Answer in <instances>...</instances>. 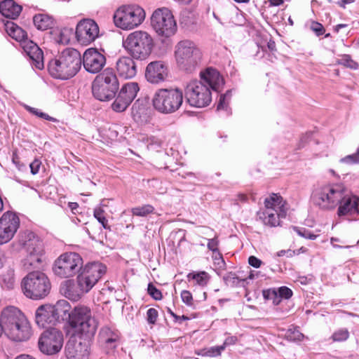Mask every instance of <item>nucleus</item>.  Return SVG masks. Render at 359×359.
<instances>
[{
    "label": "nucleus",
    "mask_w": 359,
    "mask_h": 359,
    "mask_svg": "<svg viewBox=\"0 0 359 359\" xmlns=\"http://www.w3.org/2000/svg\"><path fill=\"white\" fill-rule=\"evenodd\" d=\"M201 80L192 81L185 89V96L191 106L205 107L212 101L211 90L217 91L224 84L223 78L215 69L209 67L200 73Z\"/></svg>",
    "instance_id": "nucleus-1"
},
{
    "label": "nucleus",
    "mask_w": 359,
    "mask_h": 359,
    "mask_svg": "<svg viewBox=\"0 0 359 359\" xmlns=\"http://www.w3.org/2000/svg\"><path fill=\"white\" fill-rule=\"evenodd\" d=\"M1 322L5 336L13 342H27L33 336L29 320L17 307H5L1 313Z\"/></svg>",
    "instance_id": "nucleus-2"
},
{
    "label": "nucleus",
    "mask_w": 359,
    "mask_h": 359,
    "mask_svg": "<svg viewBox=\"0 0 359 359\" xmlns=\"http://www.w3.org/2000/svg\"><path fill=\"white\" fill-rule=\"evenodd\" d=\"M81 65L80 53L74 48H66L49 62L48 69L53 77L65 80L75 76Z\"/></svg>",
    "instance_id": "nucleus-3"
},
{
    "label": "nucleus",
    "mask_w": 359,
    "mask_h": 359,
    "mask_svg": "<svg viewBox=\"0 0 359 359\" xmlns=\"http://www.w3.org/2000/svg\"><path fill=\"white\" fill-rule=\"evenodd\" d=\"M68 325L69 333L74 336L90 339L96 332L98 321L88 307L77 306L71 311Z\"/></svg>",
    "instance_id": "nucleus-4"
},
{
    "label": "nucleus",
    "mask_w": 359,
    "mask_h": 359,
    "mask_svg": "<svg viewBox=\"0 0 359 359\" xmlns=\"http://www.w3.org/2000/svg\"><path fill=\"white\" fill-rule=\"evenodd\" d=\"M174 56L177 67L191 73L199 66L202 53L194 41L184 39L175 46Z\"/></svg>",
    "instance_id": "nucleus-5"
},
{
    "label": "nucleus",
    "mask_w": 359,
    "mask_h": 359,
    "mask_svg": "<svg viewBox=\"0 0 359 359\" xmlns=\"http://www.w3.org/2000/svg\"><path fill=\"white\" fill-rule=\"evenodd\" d=\"M183 99L184 94L180 88H161L155 92L151 102L157 111L168 114L175 112L180 108Z\"/></svg>",
    "instance_id": "nucleus-6"
},
{
    "label": "nucleus",
    "mask_w": 359,
    "mask_h": 359,
    "mask_svg": "<svg viewBox=\"0 0 359 359\" xmlns=\"http://www.w3.org/2000/svg\"><path fill=\"white\" fill-rule=\"evenodd\" d=\"M144 10L137 4L119 6L114 13L115 26L123 30H130L140 26L144 20Z\"/></svg>",
    "instance_id": "nucleus-7"
},
{
    "label": "nucleus",
    "mask_w": 359,
    "mask_h": 359,
    "mask_svg": "<svg viewBox=\"0 0 359 359\" xmlns=\"http://www.w3.org/2000/svg\"><path fill=\"white\" fill-rule=\"evenodd\" d=\"M123 45L133 57L144 60L151 52L153 39L146 32L135 31L126 37Z\"/></svg>",
    "instance_id": "nucleus-8"
},
{
    "label": "nucleus",
    "mask_w": 359,
    "mask_h": 359,
    "mask_svg": "<svg viewBox=\"0 0 359 359\" xmlns=\"http://www.w3.org/2000/svg\"><path fill=\"white\" fill-rule=\"evenodd\" d=\"M22 287L26 297L33 299H40L48 294L50 283L45 273L33 271L23 279Z\"/></svg>",
    "instance_id": "nucleus-9"
},
{
    "label": "nucleus",
    "mask_w": 359,
    "mask_h": 359,
    "mask_svg": "<svg viewBox=\"0 0 359 359\" xmlns=\"http://www.w3.org/2000/svg\"><path fill=\"white\" fill-rule=\"evenodd\" d=\"M83 264V259L78 253L67 252L55 261L53 271L58 277L70 278L82 269Z\"/></svg>",
    "instance_id": "nucleus-10"
},
{
    "label": "nucleus",
    "mask_w": 359,
    "mask_h": 359,
    "mask_svg": "<svg viewBox=\"0 0 359 359\" xmlns=\"http://www.w3.org/2000/svg\"><path fill=\"white\" fill-rule=\"evenodd\" d=\"M151 24L156 32L162 36L170 37L177 31L174 16L167 8L156 10L151 18Z\"/></svg>",
    "instance_id": "nucleus-11"
},
{
    "label": "nucleus",
    "mask_w": 359,
    "mask_h": 359,
    "mask_svg": "<svg viewBox=\"0 0 359 359\" xmlns=\"http://www.w3.org/2000/svg\"><path fill=\"white\" fill-rule=\"evenodd\" d=\"M106 271V266L98 262L88 263L85 265L76 278V281L83 293L88 292L105 274Z\"/></svg>",
    "instance_id": "nucleus-12"
},
{
    "label": "nucleus",
    "mask_w": 359,
    "mask_h": 359,
    "mask_svg": "<svg viewBox=\"0 0 359 359\" xmlns=\"http://www.w3.org/2000/svg\"><path fill=\"white\" fill-rule=\"evenodd\" d=\"M340 187L323 186L316 189L311 196L313 204L321 209L334 208L341 199Z\"/></svg>",
    "instance_id": "nucleus-13"
},
{
    "label": "nucleus",
    "mask_w": 359,
    "mask_h": 359,
    "mask_svg": "<svg viewBox=\"0 0 359 359\" xmlns=\"http://www.w3.org/2000/svg\"><path fill=\"white\" fill-rule=\"evenodd\" d=\"M27 252L26 257L22 260V266L26 271L40 269L43 257V244L38 238L31 234L28 241L24 243Z\"/></svg>",
    "instance_id": "nucleus-14"
},
{
    "label": "nucleus",
    "mask_w": 359,
    "mask_h": 359,
    "mask_svg": "<svg viewBox=\"0 0 359 359\" xmlns=\"http://www.w3.org/2000/svg\"><path fill=\"white\" fill-rule=\"evenodd\" d=\"M64 342L63 334L56 328L43 331L38 341L40 351L43 354L53 355L58 353Z\"/></svg>",
    "instance_id": "nucleus-15"
},
{
    "label": "nucleus",
    "mask_w": 359,
    "mask_h": 359,
    "mask_svg": "<svg viewBox=\"0 0 359 359\" xmlns=\"http://www.w3.org/2000/svg\"><path fill=\"white\" fill-rule=\"evenodd\" d=\"M140 90L136 82H129L122 86L114 101L111 108L116 112L124 111L131 104Z\"/></svg>",
    "instance_id": "nucleus-16"
},
{
    "label": "nucleus",
    "mask_w": 359,
    "mask_h": 359,
    "mask_svg": "<svg viewBox=\"0 0 359 359\" xmlns=\"http://www.w3.org/2000/svg\"><path fill=\"white\" fill-rule=\"evenodd\" d=\"M19 226L20 219L14 212H4L0 218V245L8 243L13 238Z\"/></svg>",
    "instance_id": "nucleus-17"
},
{
    "label": "nucleus",
    "mask_w": 359,
    "mask_h": 359,
    "mask_svg": "<svg viewBox=\"0 0 359 359\" xmlns=\"http://www.w3.org/2000/svg\"><path fill=\"white\" fill-rule=\"evenodd\" d=\"M99 32L98 25L93 20L84 19L77 24L76 37L81 44L87 46L98 37Z\"/></svg>",
    "instance_id": "nucleus-18"
},
{
    "label": "nucleus",
    "mask_w": 359,
    "mask_h": 359,
    "mask_svg": "<svg viewBox=\"0 0 359 359\" xmlns=\"http://www.w3.org/2000/svg\"><path fill=\"white\" fill-rule=\"evenodd\" d=\"M289 208L287 201L279 194L271 193V226H280Z\"/></svg>",
    "instance_id": "nucleus-19"
},
{
    "label": "nucleus",
    "mask_w": 359,
    "mask_h": 359,
    "mask_svg": "<svg viewBox=\"0 0 359 359\" xmlns=\"http://www.w3.org/2000/svg\"><path fill=\"white\" fill-rule=\"evenodd\" d=\"M105 64V56L96 49L89 48L83 53V67L89 73L96 74L100 72Z\"/></svg>",
    "instance_id": "nucleus-20"
},
{
    "label": "nucleus",
    "mask_w": 359,
    "mask_h": 359,
    "mask_svg": "<svg viewBox=\"0 0 359 359\" xmlns=\"http://www.w3.org/2000/svg\"><path fill=\"white\" fill-rule=\"evenodd\" d=\"M90 344L88 338L77 340L70 339L65 347L68 359H88L90 354Z\"/></svg>",
    "instance_id": "nucleus-21"
},
{
    "label": "nucleus",
    "mask_w": 359,
    "mask_h": 359,
    "mask_svg": "<svg viewBox=\"0 0 359 359\" xmlns=\"http://www.w3.org/2000/svg\"><path fill=\"white\" fill-rule=\"evenodd\" d=\"M341 199L339 200L337 214L339 217L359 213V197L346 194L341 189Z\"/></svg>",
    "instance_id": "nucleus-22"
},
{
    "label": "nucleus",
    "mask_w": 359,
    "mask_h": 359,
    "mask_svg": "<svg viewBox=\"0 0 359 359\" xmlns=\"http://www.w3.org/2000/svg\"><path fill=\"white\" fill-rule=\"evenodd\" d=\"M168 75V66L163 61H154L148 64L145 71V77L151 83H159L164 81Z\"/></svg>",
    "instance_id": "nucleus-23"
},
{
    "label": "nucleus",
    "mask_w": 359,
    "mask_h": 359,
    "mask_svg": "<svg viewBox=\"0 0 359 359\" xmlns=\"http://www.w3.org/2000/svg\"><path fill=\"white\" fill-rule=\"evenodd\" d=\"M35 323L40 327L54 325L57 323L51 304L39 306L35 311Z\"/></svg>",
    "instance_id": "nucleus-24"
},
{
    "label": "nucleus",
    "mask_w": 359,
    "mask_h": 359,
    "mask_svg": "<svg viewBox=\"0 0 359 359\" xmlns=\"http://www.w3.org/2000/svg\"><path fill=\"white\" fill-rule=\"evenodd\" d=\"M116 69L118 76L123 79H132L137 74L135 62L130 57H120L116 61Z\"/></svg>",
    "instance_id": "nucleus-25"
},
{
    "label": "nucleus",
    "mask_w": 359,
    "mask_h": 359,
    "mask_svg": "<svg viewBox=\"0 0 359 359\" xmlns=\"http://www.w3.org/2000/svg\"><path fill=\"white\" fill-rule=\"evenodd\" d=\"M23 48L27 55L32 60V65L38 69L44 67L43 54L40 48L33 41H25Z\"/></svg>",
    "instance_id": "nucleus-26"
},
{
    "label": "nucleus",
    "mask_w": 359,
    "mask_h": 359,
    "mask_svg": "<svg viewBox=\"0 0 359 359\" xmlns=\"http://www.w3.org/2000/svg\"><path fill=\"white\" fill-rule=\"evenodd\" d=\"M118 338V332L108 327L102 328L99 334L100 343L109 350H112L117 346Z\"/></svg>",
    "instance_id": "nucleus-27"
},
{
    "label": "nucleus",
    "mask_w": 359,
    "mask_h": 359,
    "mask_svg": "<svg viewBox=\"0 0 359 359\" xmlns=\"http://www.w3.org/2000/svg\"><path fill=\"white\" fill-rule=\"evenodd\" d=\"M61 292L68 299L76 301L84 294L79 285L78 282L73 280H69L64 282L60 287Z\"/></svg>",
    "instance_id": "nucleus-28"
},
{
    "label": "nucleus",
    "mask_w": 359,
    "mask_h": 359,
    "mask_svg": "<svg viewBox=\"0 0 359 359\" xmlns=\"http://www.w3.org/2000/svg\"><path fill=\"white\" fill-rule=\"evenodd\" d=\"M110 86L93 82L92 91L93 96L100 101H108L115 97L117 90L109 88Z\"/></svg>",
    "instance_id": "nucleus-29"
},
{
    "label": "nucleus",
    "mask_w": 359,
    "mask_h": 359,
    "mask_svg": "<svg viewBox=\"0 0 359 359\" xmlns=\"http://www.w3.org/2000/svg\"><path fill=\"white\" fill-rule=\"evenodd\" d=\"M22 11V7L13 0H4L0 2V13L7 18L15 19Z\"/></svg>",
    "instance_id": "nucleus-30"
},
{
    "label": "nucleus",
    "mask_w": 359,
    "mask_h": 359,
    "mask_svg": "<svg viewBox=\"0 0 359 359\" xmlns=\"http://www.w3.org/2000/svg\"><path fill=\"white\" fill-rule=\"evenodd\" d=\"M94 82L110 86L109 88L114 90H118V81L116 75L111 69H105L95 77Z\"/></svg>",
    "instance_id": "nucleus-31"
},
{
    "label": "nucleus",
    "mask_w": 359,
    "mask_h": 359,
    "mask_svg": "<svg viewBox=\"0 0 359 359\" xmlns=\"http://www.w3.org/2000/svg\"><path fill=\"white\" fill-rule=\"evenodd\" d=\"M56 322L61 320L67 319L69 320L71 314V306L67 300L61 299L57 302L55 305H52Z\"/></svg>",
    "instance_id": "nucleus-32"
},
{
    "label": "nucleus",
    "mask_w": 359,
    "mask_h": 359,
    "mask_svg": "<svg viewBox=\"0 0 359 359\" xmlns=\"http://www.w3.org/2000/svg\"><path fill=\"white\" fill-rule=\"evenodd\" d=\"M292 290L286 286L271 289V299L275 306L280 305L283 300H287L292 297Z\"/></svg>",
    "instance_id": "nucleus-33"
},
{
    "label": "nucleus",
    "mask_w": 359,
    "mask_h": 359,
    "mask_svg": "<svg viewBox=\"0 0 359 359\" xmlns=\"http://www.w3.org/2000/svg\"><path fill=\"white\" fill-rule=\"evenodd\" d=\"M33 22L35 27L39 30H47L51 29L54 25L53 18L43 13L35 15L33 18Z\"/></svg>",
    "instance_id": "nucleus-34"
},
{
    "label": "nucleus",
    "mask_w": 359,
    "mask_h": 359,
    "mask_svg": "<svg viewBox=\"0 0 359 359\" xmlns=\"http://www.w3.org/2000/svg\"><path fill=\"white\" fill-rule=\"evenodd\" d=\"M6 30L8 35L18 41H25L27 33L16 24L11 22L6 24Z\"/></svg>",
    "instance_id": "nucleus-35"
},
{
    "label": "nucleus",
    "mask_w": 359,
    "mask_h": 359,
    "mask_svg": "<svg viewBox=\"0 0 359 359\" xmlns=\"http://www.w3.org/2000/svg\"><path fill=\"white\" fill-rule=\"evenodd\" d=\"M15 284V273L13 269L4 271L1 277V285L5 290H12Z\"/></svg>",
    "instance_id": "nucleus-36"
},
{
    "label": "nucleus",
    "mask_w": 359,
    "mask_h": 359,
    "mask_svg": "<svg viewBox=\"0 0 359 359\" xmlns=\"http://www.w3.org/2000/svg\"><path fill=\"white\" fill-rule=\"evenodd\" d=\"M187 278L189 280H195L198 285L205 286L209 280V276L205 271L193 272L187 275Z\"/></svg>",
    "instance_id": "nucleus-37"
},
{
    "label": "nucleus",
    "mask_w": 359,
    "mask_h": 359,
    "mask_svg": "<svg viewBox=\"0 0 359 359\" xmlns=\"http://www.w3.org/2000/svg\"><path fill=\"white\" fill-rule=\"evenodd\" d=\"M154 208L149 204L144 205L142 206H137L132 208L131 212L133 215L139 217H146L149 214L153 213Z\"/></svg>",
    "instance_id": "nucleus-38"
},
{
    "label": "nucleus",
    "mask_w": 359,
    "mask_h": 359,
    "mask_svg": "<svg viewBox=\"0 0 359 359\" xmlns=\"http://www.w3.org/2000/svg\"><path fill=\"white\" fill-rule=\"evenodd\" d=\"M337 63L351 69H357L358 68V64L353 60L349 55L346 54L341 55V57L337 60Z\"/></svg>",
    "instance_id": "nucleus-39"
},
{
    "label": "nucleus",
    "mask_w": 359,
    "mask_h": 359,
    "mask_svg": "<svg viewBox=\"0 0 359 359\" xmlns=\"http://www.w3.org/2000/svg\"><path fill=\"white\" fill-rule=\"evenodd\" d=\"M285 336L288 340L292 341H300L304 338V334L297 327L288 329Z\"/></svg>",
    "instance_id": "nucleus-40"
},
{
    "label": "nucleus",
    "mask_w": 359,
    "mask_h": 359,
    "mask_svg": "<svg viewBox=\"0 0 359 359\" xmlns=\"http://www.w3.org/2000/svg\"><path fill=\"white\" fill-rule=\"evenodd\" d=\"M349 337V332L346 328H341L334 331L332 335L334 341H344Z\"/></svg>",
    "instance_id": "nucleus-41"
},
{
    "label": "nucleus",
    "mask_w": 359,
    "mask_h": 359,
    "mask_svg": "<svg viewBox=\"0 0 359 359\" xmlns=\"http://www.w3.org/2000/svg\"><path fill=\"white\" fill-rule=\"evenodd\" d=\"M292 229L301 237L306 239L315 240L318 235L311 233L309 230L303 227L292 226Z\"/></svg>",
    "instance_id": "nucleus-42"
},
{
    "label": "nucleus",
    "mask_w": 359,
    "mask_h": 359,
    "mask_svg": "<svg viewBox=\"0 0 359 359\" xmlns=\"http://www.w3.org/2000/svg\"><path fill=\"white\" fill-rule=\"evenodd\" d=\"M224 350V346H213L209 348L208 349H203L201 351V355L209 356V357H215L219 355L222 351Z\"/></svg>",
    "instance_id": "nucleus-43"
},
{
    "label": "nucleus",
    "mask_w": 359,
    "mask_h": 359,
    "mask_svg": "<svg viewBox=\"0 0 359 359\" xmlns=\"http://www.w3.org/2000/svg\"><path fill=\"white\" fill-rule=\"evenodd\" d=\"M231 95V90H228L225 94L221 95L217 107V110L226 109Z\"/></svg>",
    "instance_id": "nucleus-44"
},
{
    "label": "nucleus",
    "mask_w": 359,
    "mask_h": 359,
    "mask_svg": "<svg viewBox=\"0 0 359 359\" xmlns=\"http://www.w3.org/2000/svg\"><path fill=\"white\" fill-rule=\"evenodd\" d=\"M26 109H27V111H29L30 113L40 117V118H44L46 120H48V121H55L56 119L50 116L49 115H48L47 114H45L43 112H41L38 109H36V108H34V107H29V106H26Z\"/></svg>",
    "instance_id": "nucleus-45"
},
{
    "label": "nucleus",
    "mask_w": 359,
    "mask_h": 359,
    "mask_svg": "<svg viewBox=\"0 0 359 359\" xmlns=\"http://www.w3.org/2000/svg\"><path fill=\"white\" fill-rule=\"evenodd\" d=\"M94 217L102 224L104 229L107 228V220L104 216V210L101 208H97L94 210Z\"/></svg>",
    "instance_id": "nucleus-46"
},
{
    "label": "nucleus",
    "mask_w": 359,
    "mask_h": 359,
    "mask_svg": "<svg viewBox=\"0 0 359 359\" xmlns=\"http://www.w3.org/2000/svg\"><path fill=\"white\" fill-rule=\"evenodd\" d=\"M147 291L149 294L156 300L162 299L161 292L157 289L152 283L148 285Z\"/></svg>",
    "instance_id": "nucleus-47"
},
{
    "label": "nucleus",
    "mask_w": 359,
    "mask_h": 359,
    "mask_svg": "<svg viewBox=\"0 0 359 359\" xmlns=\"http://www.w3.org/2000/svg\"><path fill=\"white\" fill-rule=\"evenodd\" d=\"M158 311L154 308L147 310V319L149 323L154 324L157 320Z\"/></svg>",
    "instance_id": "nucleus-48"
},
{
    "label": "nucleus",
    "mask_w": 359,
    "mask_h": 359,
    "mask_svg": "<svg viewBox=\"0 0 359 359\" xmlns=\"http://www.w3.org/2000/svg\"><path fill=\"white\" fill-rule=\"evenodd\" d=\"M182 302L187 306H191L193 304V297L191 293L188 290H183L181 292Z\"/></svg>",
    "instance_id": "nucleus-49"
},
{
    "label": "nucleus",
    "mask_w": 359,
    "mask_h": 359,
    "mask_svg": "<svg viewBox=\"0 0 359 359\" xmlns=\"http://www.w3.org/2000/svg\"><path fill=\"white\" fill-rule=\"evenodd\" d=\"M311 29L316 33L317 36L323 35L325 32V29L322 24L313 22L311 25Z\"/></svg>",
    "instance_id": "nucleus-50"
},
{
    "label": "nucleus",
    "mask_w": 359,
    "mask_h": 359,
    "mask_svg": "<svg viewBox=\"0 0 359 359\" xmlns=\"http://www.w3.org/2000/svg\"><path fill=\"white\" fill-rule=\"evenodd\" d=\"M41 165V162L39 160L35 159L34 161H33L29 164L32 174H33V175L37 174L39 171Z\"/></svg>",
    "instance_id": "nucleus-51"
},
{
    "label": "nucleus",
    "mask_w": 359,
    "mask_h": 359,
    "mask_svg": "<svg viewBox=\"0 0 359 359\" xmlns=\"http://www.w3.org/2000/svg\"><path fill=\"white\" fill-rule=\"evenodd\" d=\"M217 246H218V241L217 238H214L212 239H209L208 243V248L212 251L216 252L217 251Z\"/></svg>",
    "instance_id": "nucleus-52"
},
{
    "label": "nucleus",
    "mask_w": 359,
    "mask_h": 359,
    "mask_svg": "<svg viewBox=\"0 0 359 359\" xmlns=\"http://www.w3.org/2000/svg\"><path fill=\"white\" fill-rule=\"evenodd\" d=\"M248 263L250 266L255 268H259L261 266L262 262L260 259L255 256H250L248 258Z\"/></svg>",
    "instance_id": "nucleus-53"
},
{
    "label": "nucleus",
    "mask_w": 359,
    "mask_h": 359,
    "mask_svg": "<svg viewBox=\"0 0 359 359\" xmlns=\"http://www.w3.org/2000/svg\"><path fill=\"white\" fill-rule=\"evenodd\" d=\"M236 341L237 338L236 337H229L225 339L224 344L222 346H224L225 348L226 346L234 344Z\"/></svg>",
    "instance_id": "nucleus-54"
},
{
    "label": "nucleus",
    "mask_w": 359,
    "mask_h": 359,
    "mask_svg": "<svg viewBox=\"0 0 359 359\" xmlns=\"http://www.w3.org/2000/svg\"><path fill=\"white\" fill-rule=\"evenodd\" d=\"M68 207L71 209L74 214H76L75 210H76L77 208H79V205L77 203L69 202L68 203Z\"/></svg>",
    "instance_id": "nucleus-55"
},
{
    "label": "nucleus",
    "mask_w": 359,
    "mask_h": 359,
    "mask_svg": "<svg viewBox=\"0 0 359 359\" xmlns=\"http://www.w3.org/2000/svg\"><path fill=\"white\" fill-rule=\"evenodd\" d=\"M283 0H271V7L283 4Z\"/></svg>",
    "instance_id": "nucleus-56"
},
{
    "label": "nucleus",
    "mask_w": 359,
    "mask_h": 359,
    "mask_svg": "<svg viewBox=\"0 0 359 359\" xmlns=\"http://www.w3.org/2000/svg\"><path fill=\"white\" fill-rule=\"evenodd\" d=\"M355 0H341V1L339 2V5L341 7L345 8L346 4L353 3Z\"/></svg>",
    "instance_id": "nucleus-57"
},
{
    "label": "nucleus",
    "mask_w": 359,
    "mask_h": 359,
    "mask_svg": "<svg viewBox=\"0 0 359 359\" xmlns=\"http://www.w3.org/2000/svg\"><path fill=\"white\" fill-rule=\"evenodd\" d=\"M15 359H36L32 355H27V354H21L20 355H18Z\"/></svg>",
    "instance_id": "nucleus-58"
},
{
    "label": "nucleus",
    "mask_w": 359,
    "mask_h": 359,
    "mask_svg": "<svg viewBox=\"0 0 359 359\" xmlns=\"http://www.w3.org/2000/svg\"><path fill=\"white\" fill-rule=\"evenodd\" d=\"M189 319V318L186 316H177V318H175V320L176 322H179L180 323H181L182 320H187Z\"/></svg>",
    "instance_id": "nucleus-59"
},
{
    "label": "nucleus",
    "mask_w": 359,
    "mask_h": 359,
    "mask_svg": "<svg viewBox=\"0 0 359 359\" xmlns=\"http://www.w3.org/2000/svg\"><path fill=\"white\" fill-rule=\"evenodd\" d=\"M347 27V25L346 24H339V25H337L335 27H334V30L338 32L340 29L343 28V27Z\"/></svg>",
    "instance_id": "nucleus-60"
},
{
    "label": "nucleus",
    "mask_w": 359,
    "mask_h": 359,
    "mask_svg": "<svg viewBox=\"0 0 359 359\" xmlns=\"http://www.w3.org/2000/svg\"><path fill=\"white\" fill-rule=\"evenodd\" d=\"M263 296H264V299H269V290H263Z\"/></svg>",
    "instance_id": "nucleus-61"
},
{
    "label": "nucleus",
    "mask_w": 359,
    "mask_h": 359,
    "mask_svg": "<svg viewBox=\"0 0 359 359\" xmlns=\"http://www.w3.org/2000/svg\"><path fill=\"white\" fill-rule=\"evenodd\" d=\"M295 252L291 250H288L286 251V255L287 257H292L294 255Z\"/></svg>",
    "instance_id": "nucleus-62"
},
{
    "label": "nucleus",
    "mask_w": 359,
    "mask_h": 359,
    "mask_svg": "<svg viewBox=\"0 0 359 359\" xmlns=\"http://www.w3.org/2000/svg\"><path fill=\"white\" fill-rule=\"evenodd\" d=\"M299 281L302 284H306L307 283V278L306 277H300Z\"/></svg>",
    "instance_id": "nucleus-63"
},
{
    "label": "nucleus",
    "mask_w": 359,
    "mask_h": 359,
    "mask_svg": "<svg viewBox=\"0 0 359 359\" xmlns=\"http://www.w3.org/2000/svg\"><path fill=\"white\" fill-rule=\"evenodd\" d=\"M285 255H286L285 250H280L278 252V256H279V257L283 256Z\"/></svg>",
    "instance_id": "nucleus-64"
}]
</instances>
